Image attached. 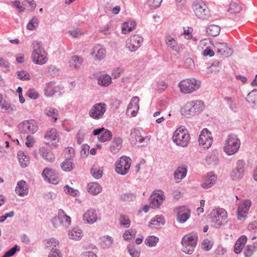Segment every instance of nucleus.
I'll return each instance as SVG.
<instances>
[{
  "label": "nucleus",
  "instance_id": "6e6552de",
  "mask_svg": "<svg viewBox=\"0 0 257 257\" xmlns=\"http://www.w3.org/2000/svg\"><path fill=\"white\" fill-rule=\"evenodd\" d=\"M132 163L131 159L126 156H122L118 162H116L115 171L122 175L126 174L130 170Z\"/></svg>",
  "mask_w": 257,
  "mask_h": 257
},
{
  "label": "nucleus",
  "instance_id": "3c124183",
  "mask_svg": "<svg viewBox=\"0 0 257 257\" xmlns=\"http://www.w3.org/2000/svg\"><path fill=\"white\" fill-rule=\"evenodd\" d=\"M127 249L129 254L132 257H139L140 255V252L138 251L134 245L129 244L127 246Z\"/></svg>",
  "mask_w": 257,
  "mask_h": 257
},
{
  "label": "nucleus",
  "instance_id": "f3484780",
  "mask_svg": "<svg viewBox=\"0 0 257 257\" xmlns=\"http://www.w3.org/2000/svg\"><path fill=\"white\" fill-rule=\"evenodd\" d=\"M92 134L94 136H99L101 135L100 137H98V139L101 142L108 141L112 137L111 133L103 127L94 130L92 132Z\"/></svg>",
  "mask_w": 257,
  "mask_h": 257
},
{
  "label": "nucleus",
  "instance_id": "0e129e2a",
  "mask_svg": "<svg viewBox=\"0 0 257 257\" xmlns=\"http://www.w3.org/2000/svg\"><path fill=\"white\" fill-rule=\"evenodd\" d=\"M3 110H10L13 111L16 109V107L15 105L11 106V104L5 100V102L3 103L0 106Z\"/></svg>",
  "mask_w": 257,
  "mask_h": 257
},
{
  "label": "nucleus",
  "instance_id": "79ce46f5",
  "mask_svg": "<svg viewBox=\"0 0 257 257\" xmlns=\"http://www.w3.org/2000/svg\"><path fill=\"white\" fill-rule=\"evenodd\" d=\"M136 25V23L133 21L124 23L122 24L121 26L122 33L125 34L131 32L134 29Z\"/></svg>",
  "mask_w": 257,
  "mask_h": 257
},
{
  "label": "nucleus",
  "instance_id": "a18cd8bd",
  "mask_svg": "<svg viewBox=\"0 0 257 257\" xmlns=\"http://www.w3.org/2000/svg\"><path fill=\"white\" fill-rule=\"evenodd\" d=\"M61 167L63 171L69 172L73 169V163L71 159L69 158L62 163Z\"/></svg>",
  "mask_w": 257,
  "mask_h": 257
},
{
  "label": "nucleus",
  "instance_id": "393cba45",
  "mask_svg": "<svg viewBox=\"0 0 257 257\" xmlns=\"http://www.w3.org/2000/svg\"><path fill=\"white\" fill-rule=\"evenodd\" d=\"M59 90L58 86H56L53 82H49L46 84L44 91L46 96L50 97L55 95Z\"/></svg>",
  "mask_w": 257,
  "mask_h": 257
},
{
  "label": "nucleus",
  "instance_id": "338daca9",
  "mask_svg": "<svg viewBox=\"0 0 257 257\" xmlns=\"http://www.w3.org/2000/svg\"><path fill=\"white\" fill-rule=\"evenodd\" d=\"M27 94L29 97L33 99H37L39 96V94L34 89H30Z\"/></svg>",
  "mask_w": 257,
  "mask_h": 257
},
{
  "label": "nucleus",
  "instance_id": "052dcab7",
  "mask_svg": "<svg viewBox=\"0 0 257 257\" xmlns=\"http://www.w3.org/2000/svg\"><path fill=\"white\" fill-rule=\"evenodd\" d=\"M64 190L67 194L70 195L72 196H76L79 193V191L77 190L71 188L68 185H66L64 187Z\"/></svg>",
  "mask_w": 257,
  "mask_h": 257
},
{
  "label": "nucleus",
  "instance_id": "4d7b16f0",
  "mask_svg": "<svg viewBox=\"0 0 257 257\" xmlns=\"http://www.w3.org/2000/svg\"><path fill=\"white\" fill-rule=\"evenodd\" d=\"M121 199L124 202H129L134 200L136 196L132 193H124L121 195Z\"/></svg>",
  "mask_w": 257,
  "mask_h": 257
},
{
  "label": "nucleus",
  "instance_id": "f8f14e48",
  "mask_svg": "<svg viewBox=\"0 0 257 257\" xmlns=\"http://www.w3.org/2000/svg\"><path fill=\"white\" fill-rule=\"evenodd\" d=\"M224 216V209L218 208L213 210L211 213L210 219L212 225L216 227H219L222 224Z\"/></svg>",
  "mask_w": 257,
  "mask_h": 257
},
{
  "label": "nucleus",
  "instance_id": "c756f323",
  "mask_svg": "<svg viewBox=\"0 0 257 257\" xmlns=\"http://www.w3.org/2000/svg\"><path fill=\"white\" fill-rule=\"evenodd\" d=\"M122 143L120 138H114L110 146V151L113 154L117 153L122 147Z\"/></svg>",
  "mask_w": 257,
  "mask_h": 257
},
{
  "label": "nucleus",
  "instance_id": "13d9d810",
  "mask_svg": "<svg viewBox=\"0 0 257 257\" xmlns=\"http://www.w3.org/2000/svg\"><path fill=\"white\" fill-rule=\"evenodd\" d=\"M119 221L120 224L124 227H128L130 225L131 221L127 216L121 215Z\"/></svg>",
  "mask_w": 257,
  "mask_h": 257
},
{
  "label": "nucleus",
  "instance_id": "4be33fe9",
  "mask_svg": "<svg viewBox=\"0 0 257 257\" xmlns=\"http://www.w3.org/2000/svg\"><path fill=\"white\" fill-rule=\"evenodd\" d=\"M139 98L138 96H134L132 98L130 104L128 105L127 112H131L132 116H135L139 109Z\"/></svg>",
  "mask_w": 257,
  "mask_h": 257
},
{
  "label": "nucleus",
  "instance_id": "423d86ee",
  "mask_svg": "<svg viewBox=\"0 0 257 257\" xmlns=\"http://www.w3.org/2000/svg\"><path fill=\"white\" fill-rule=\"evenodd\" d=\"M106 107V104L103 102L95 103L89 109V115L94 119H100L103 117Z\"/></svg>",
  "mask_w": 257,
  "mask_h": 257
},
{
  "label": "nucleus",
  "instance_id": "e433bc0d",
  "mask_svg": "<svg viewBox=\"0 0 257 257\" xmlns=\"http://www.w3.org/2000/svg\"><path fill=\"white\" fill-rule=\"evenodd\" d=\"M68 235L70 239L79 240L82 236V231L79 227H75L69 231Z\"/></svg>",
  "mask_w": 257,
  "mask_h": 257
},
{
  "label": "nucleus",
  "instance_id": "72a5a7b5",
  "mask_svg": "<svg viewBox=\"0 0 257 257\" xmlns=\"http://www.w3.org/2000/svg\"><path fill=\"white\" fill-rule=\"evenodd\" d=\"M111 82V77L107 74H102L97 78V83L101 86L107 87Z\"/></svg>",
  "mask_w": 257,
  "mask_h": 257
},
{
  "label": "nucleus",
  "instance_id": "69168bd1",
  "mask_svg": "<svg viewBox=\"0 0 257 257\" xmlns=\"http://www.w3.org/2000/svg\"><path fill=\"white\" fill-rule=\"evenodd\" d=\"M19 250V248L18 246L16 245H15L14 246H13L12 248L8 250L7 251H6L4 255L6 257H10L13 256L15 254L17 251Z\"/></svg>",
  "mask_w": 257,
  "mask_h": 257
},
{
  "label": "nucleus",
  "instance_id": "37998d69",
  "mask_svg": "<svg viewBox=\"0 0 257 257\" xmlns=\"http://www.w3.org/2000/svg\"><path fill=\"white\" fill-rule=\"evenodd\" d=\"M140 138V133L138 130L133 129L131 131L130 141L132 144L136 145V143Z\"/></svg>",
  "mask_w": 257,
  "mask_h": 257
},
{
  "label": "nucleus",
  "instance_id": "864d4df0",
  "mask_svg": "<svg viewBox=\"0 0 257 257\" xmlns=\"http://www.w3.org/2000/svg\"><path fill=\"white\" fill-rule=\"evenodd\" d=\"M255 250L254 245H248L244 248L243 253L245 257H250Z\"/></svg>",
  "mask_w": 257,
  "mask_h": 257
},
{
  "label": "nucleus",
  "instance_id": "20e7f679",
  "mask_svg": "<svg viewBox=\"0 0 257 257\" xmlns=\"http://www.w3.org/2000/svg\"><path fill=\"white\" fill-rule=\"evenodd\" d=\"M193 11L198 18L207 20L210 17L209 10L204 3L200 0L195 2L193 6Z\"/></svg>",
  "mask_w": 257,
  "mask_h": 257
},
{
  "label": "nucleus",
  "instance_id": "9d476101",
  "mask_svg": "<svg viewBox=\"0 0 257 257\" xmlns=\"http://www.w3.org/2000/svg\"><path fill=\"white\" fill-rule=\"evenodd\" d=\"M213 141L211 133L205 128L201 131L198 139L199 145L204 148L208 149L211 147Z\"/></svg>",
  "mask_w": 257,
  "mask_h": 257
},
{
  "label": "nucleus",
  "instance_id": "0eeeda50",
  "mask_svg": "<svg viewBox=\"0 0 257 257\" xmlns=\"http://www.w3.org/2000/svg\"><path fill=\"white\" fill-rule=\"evenodd\" d=\"M240 145V141L235 135H228L226 141V154L228 155L234 154L238 150Z\"/></svg>",
  "mask_w": 257,
  "mask_h": 257
},
{
  "label": "nucleus",
  "instance_id": "603ef678",
  "mask_svg": "<svg viewBox=\"0 0 257 257\" xmlns=\"http://www.w3.org/2000/svg\"><path fill=\"white\" fill-rule=\"evenodd\" d=\"M54 174L53 169L45 168L42 172V175L45 180L47 181L48 179L52 178Z\"/></svg>",
  "mask_w": 257,
  "mask_h": 257
},
{
  "label": "nucleus",
  "instance_id": "774afa93",
  "mask_svg": "<svg viewBox=\"0 0 257 257\" xmlns=\"http://www.w3.org/2000/svg\"><path fill=\"white\" fill-rule=\"evenodd\" d=\"M51 222L52 223L53 226L56 228L58 227L61 225H62V222L59 218L58 214L57 216L54 217L53 218H52Z\"/></svg>",
  "mask_w": 257,
  "mask_h": 257
},
{
  "label": "nucleus",
  "instance_id": "bb28decb",
  "mask_svg": "<svg viewBox=\"0 0 257 257\" xmlns=\"http://www.w3.org/2000/svg\"><path fill=\"white\" fill-rule=\"evenodd\" d=\"M40 154L41 157L49 162H53L55 160L53 153L50 149L45 147H42L40 149Z\"/></svg>",
  "mask_w": 257,
  "mask_h": 257
},
{
  "label": "nucleus",
  "instance_id": "8fccbe9b",
  "mask_svg": "<svg viewBox=\"0 0 257 257\" xmlns=\"http://www.w3.org/2000/svg\"><path fill=\"white\" fill-rule=\"evenodd\" d=\"M103 241V247L109 248L110 247L113 242V239L112 237L108 235L104 236L101 238Z\"/></svg>",
  "mask_w": 257,
  "mask_h": 257
},
{
  "label": "nucleus",
  "instance_id": "c9c22d12",
  "mask_svg": "<svg viewBox=\"0 0 257 257\" xmlns=\"http://www.w3.org/2000/svg\"><path fill=\"white\" fill-rule=\"evenodd\" d=\"M58 213L61 221L62 225L65 227H68L71 223L70 217L66 215L62 209H59Z\"/></svg>",
  "mask_w": 257,
  "mask_h": 257
},
{
  "label": "nucleus",
  "instance_id": "ddd939ff",
  "mask_svg": "<svg viewBox=\"0 0 257 257\" xmlns=\"http://www.w3.org/2000/svg\"><path fill=\"white\" fill-rule=\"evenodd\" d=\"M143 38L139 35L132 36L126 42V47L131 52L136 51L141 46Z\"/></svg>",
  "mask_w": 257,
  "mask_h": 257
},
{
  "label": "nucleus",
  "instance_id": "a19ab883",
  "mask_svg": "<svg viewBox=\"0 0 257 257\" xmlns=\"http://www.w3.org/2000/svg\"><path fill=\"white\" fill-rule=\"evenodd\" d=\"M33 51L32 54H44L46 51L42 47V44L41 42L36 41L33 42Z\"/></svg>",
  "mask_w": 257,
  "mask_h": 257
},
{
  "label": "nucleus",
  "instance_id": "ea45409f",
  "mask_svg": "<svg viewBox=\"0 0 257 257\" xmlns=\"http://www.w3.org/2000/svg\"><path fill=\"white\" fill-rule=\"evenodd\" d=\"M220 31V27L215 25H209L206 28V33L208 34V35L212 37L217 36L219 34Z\"/></svg>",
  "mask_w": 257,
  "mask_h": 257
},
{
  "label": "nucleus",
  "instance_id": "e2e57ef3",
  "mask_svg": "<svg viewBox=\"0 0 257 257\" xmlns=\"http://www.w3.org/2000/svg\"><path fill=\"white\" fill-rule=\"evenodd\" d=\"M38 25V19L36 18H34L27 24V28L29 30H33Z\"/></svg>",
  "mask_w": 257,
  "mask_h": 257
},
{
  "label": "nucleus",
  "instance_id": "6e6d98bb",
  "mask_svg": "<svg viewBox=\"0 0 257 257\" xmlns=\"http://www.w3.org/2000/svg\"><path fill=\"white\" fill-rule=\"evenodd\" d=\"M136 230H127L123 234V238L125 240H130L134 239L136 235Z\"/></svg>",
  "mask_w": 257,
  "mask_h": 257
},
{
  "label": "nucleus",
  "instance_id": "4c0bfd02",
  "mask_svg": "<svg viewBox=\"0 0 257 257\" xmlns=\"http://www.w3.org/2000/svg\"><path fill=\"white\" fill-rule=\"evenodd\" d=\"M216 180V177L214 175H208L205 179L201 186L204 188H209L215 183Z\"/></svg>",
  "mask_w": 257,
  "mask_h": 257
},
{
  "label": "nucleus",
  "instance_id": "473e14b6",
  "mask_svg": "<svg viewBox=\"0 0 257 257\" xmlns=\"http://www.w3.org/2000/svg\"><path fill=\"white\" fill-rule=\"evenodd\" d=\"M88 192L93 195L99 194L101 191V187L96 182L88 183L87 186Z\"/></svg>",
  "mask_w": 257,
  "mask_h": 257
},
{
  "label": "nucleus",
  "instance_id": "2eb2a0df",
  "mask_svg": "<svg viewBox=\"0 0 257 257\" xmlns=\"http://www.w3.org/2000/svg\"><path fill=\"white\" fill-rule=\"evenodd\" d=\"M58 241L54 238H51L45 241L46 247L50 250L49 257H62L60 251L56 247Z\"/></svg>",
  "mask_w": 257,
  "mask_h": 257
},
{
  "label": "nucleus",
  "instance_id": "6ab92c4d",
  "mask_svg": "<svg viewBox=\"0 0 257 257\" xmlns=\"http://www.w3.org/2000/svg\"><path fill=\"white\" fill-rule=\"evenodd\" d=\"M190 216V210L185 206H180L178 208L177 220L181 223L185 222Z\"/></svg>",
  "mask_w": 257,
  "mask_h": 257
},
{
  "label": "nucleus",
  "instance_id": "bf43d9fd",
  "mask_svg": "<svg viewBox=\"0 0 257 257\" xmlns=\"http://www.w3.org/2000/svg\"><path fill=\"white\" fill-rule=\"evenodd\" d=\"M16 73L18 76V78L21 80H27L30 79L29 75L26 71L24 70L18 71Z\"/></svg>",
  "mask_w": 257,
  "mask_h": 257
},
{
  "label": "nucleus",
  "instance_id": "f03ea898",
  "mask_svg": "<svg viewBox=\"0 0 257 257\" xmlns=\"http://www.w3.org/2000/svg\"><path fill=\"white\" fill-rule=\"evenodd\" d=\"M198 235L196 233L185 235L182 239V250L186 253L192 254L197 245Z\"/></svg>",
  "mask_w": 257,
  "mask_h": 257
},
{
  "label": "nucleus",
  "instance_id": "cd10ccee",
  "mask_svg": "<svg viewBox=\"0 0 257 257\" xmlns=\"http://www.w3.org/2000/svg\"><path fill=\"white\" fill-rule=\"evenodd\" d=\"M83 62L82 57L78 55H73L69 61V66L74 69H78L80 68Z\"/></svg>",
  "mask_w": 257,
  "mask_h": 257
},
{
  "label": "nucleus",
  "instance_id": "7ed1b4c3",
  "mask_svg": "<svg viewBox=\"0 0 257 257\" xmlns=\"http://www.w3.org/2000/svg\"><path fill=\"white\" fill-rule=\"evenodd\" d=\"M172 140L177 146L186 147L190 142L189 134L184 127H180L174 133Z\"/></svg>",
  "mask_w": 257,
  "mask_h": 257
},
{
  "label": "nucleus",
  "instance_id": "7c9ffc66",
  "mask_svg": "<svg viewBox=\"0 0 257 257\" xmlns=\"http://www.w3.org/2000/svg\"><path fill=\"white\" fill-rule=\"evenodd\" d=\"M247 241V237L245 235L241 236L236 241L234 247V251L236 254L241 252Z\"/></svg>",
  "mask_w": 257,
  "mask_h": 257
},
{
  "label": "nucleus",
  "instance_id": "39448f33",
  "mask_svg": "<svg viewBox=\"0 0 257 257\" xmlns=\"http://www.w3.org/2000/svg\"><path fill=\"white\" fill-rule=\"evenodd\" d=\"M200 86V82L194 78L183 80L179 84L181 91L185 94L194 92L198 89Z\"/></svg>",
  "mask_w": 257,
  "mask_h": 257
},
{
  "label": "nucleus",
  "instance_id": "4468645a",
  "mask_svg": "<svg viewBox=\"0 0 257 257\" xmlns=\"http://www.w3.org/2000/svg\"><path fill=\"white\" fill-rule=\"evenodd\" d=\"M245 165V163L243 160H239L237 161L235 168L230 173V177L232 180H236L243 177Z\"/></svg>",
  "mask_w": 257,
  "mask_h": 257
},
{
  "label": "nucleus",
  "instance_id": "a878e982",
  "mask_svg": "<svg viewBox=\"0 0 257 257\" xmlns=\"http://www.w3.org/2000/svg\"><path fill=\"white\" fill-rule=\"evenodd\" d=\"M15 191L20 196H24L28 193V188L25 181L21 180L17 183Z\"/></svg>",
  "mask_w": 257,
  "mask_h": 257
},
{
  "label": "nucleus",
  "instance_id": "f257e3e1",
  "mask_svg": "<svg viewBox=\"0 0 257 257\" xmlns=\"http://www.w3.org/2000/svg\"><path fill=\"white\" fill-rule=\"evenodd\" d=\"M203 101L192 100L187 102L182 108V114L187 117H190L195 114L202 111L204 108Z\"/></svg>",
  "mask_w": 257,
  "mask_h": 257
},
{
  "label": "nucleus",
  "instance_id": "c85d7f7f",
  "mask_svg": "<svg viewBox=\"0 0 257 257\" xmlns=\"http://www.w3.org/2000/svg\"><path fill=\"white\" fill-rule=\"evenodd\" d=\"M47 53L44 54H32V59L34 63L38 65H43L45 64L47 60Z\"/></svg>",
  "mask_w": 257,
  "mask_h": 257
},
{
  "label": "nucleus",
  "instance_id": "680f3d73",
  "mask_svg": "<svg viewBox=\"0 0 257 257\" xmlns=\"http://www.w3.org/2000/svg\"><path fill=\"white\" fill-rule=\"evenodd\" d=\"M162 0H148V5L151 9H155L160 7Z\"/></svg>",
  "mask_w": 257,
  "mask_h": 257
},
{
  "label": "nucleus",
  "instance_id": "09e8293b",
  "mask_svg": "<svg viewBox=\"0 0 257 257\" xmlns=\"http://www.w3.org/2000/svg\"><path fill=\"white\" fill-rule=\"evenodd\" d=\"M165 222L163 216H156L154 217L150 222L151 225L155 226H160L161 224H164Z\"/></svg>",
  "mask_w": 257,
  "mask_h": 257
},
{
  "label": "nucleus",
  "instance_id": "dca6fc26",
  "mask_svg": "<svg viewBox=\"0 0 257 257\" xmlns=\"http://www.w3.org/2000/svg\"><path fill=\"white\" fill-rule=\"evenodd\" d=\"M164 197L162 191L153 193L150 198V207L154 209L158 208L164 200Z\"/></svg>",
  "mask_w": 257,
  "mask_h": 257
},
{
  "label": "nucleus",
  "instance_id": "a211bd4d",
  "mask_svg": "<svg viewBox=\"0 0 257 257\" xmlns=\"http://www.w3.org/2000/svg\"><path fill=\"white\" fill-rule=\"evenodd\" d=\"M242 9V5L239 0H231L227 8V12L231 15L232 19L234 16L239 13Z\"/></svg>",
  "mask_w": 257,
  "mask_h": 257
},
{
  "label": "nucleus",
  "instance_id": "f704fd0d",
  "mask_svg": "<svg viewBox=\"0 0 257 257\" xmlns=\"http://www.w3.org/2000/svg\"><path fill=\"white\" fill-rule=\"evenodd\" d=\"M45 139L47 141L52 142V145H56L57 142V133L56 130L54 128H51L48 131L45 135Z\"/></svg>",
  "mask_w": 257,
  "mask_h": 257
},
{
  "label": "nucleus",
  "instance_id": "de8ad7c7",
  "mask_svg": "<svg viewBox=\"0 0 257 257\" xmlns=\"http://www.w3.org/2000/svg\"><path fill=\"white\" fill-rule=\"evenodd\" d=\"M159 241V238L155 236H148L145 240V243L149 246H155Z\"/></svg>",
  "mask_w": 257,
  "mask_h": 257
},
{
  "label": "nucleus",
  "instance_id": "412c9836",
  "mask_svg": "<svg viewBox=\"0 0 257 257\" xmlns=\"http://www.w3.org/2000/svg\"><path fill=\"white\" fill-rule=\"evenodd\" d=\"M97 214L95 210L90 209L85 212L83 216V219L85 223L93 224L97 220Z\"/></svg>",
  "mask_w": 257,
  "mask_h": 257
},
{
  "label": "nucleus",
  "instance_id": "5701e85b",
  "mask_svg": "<svg viewBox=\"0 0 257 257\" xmlns=\"http://www.w3.org/2000/svg\"><path fill=\"white\" fill-rule=\"evenodd\" d=\"M105 50L100 45H97L93 48L91 55L94 56L95 59L98 60H102L105 56Z\"/></svg>",
  "mask_w": 257,
  "mask_h": 257
},
{
  "label": "nucleus",
  "instance_id": "58836bf2",
  "mask_svg": "<svg viewBox=\"0 0 257 257\" xmlns=\"http://www.w3.org/2000/svg\"><path fill=\"white\" fill-rule=\"evenodd\" d=\"M165 42L168 47L171 48L173 50L177 52L179 51V47L174 38L170 36H166Z\"/></svg>",
  "mask_w": 257,
  "mask_h": 257
},
{
  "label": "nucleus",
  "instance_id": "1a4fd4ad",
  "mask_svg": "<svg viewBox=\"0 0 257 257\" xmlns=\"http://www.w3.org/2000/svg\"><path fill=\"white\" fill-rule=\"evenodd\" d=\"M19 128L23 134H33L37 131L38 127L36 122L31 119L19 124Z\"/></svg>",
  "mask_w": 257,
  "mask_h": 257
},
{
  "label": "nucleus",
  "instance_id": "2f4dec72",
  "mask_svg": "<svg viewBox=\"0 0 257 257\" xmlns=\"http://www.w3.org/2000/svg\"><path fill=\"white\" fill-rule=\"evenodd\" d=\"M17 156L22 167L25 168L28 166L29 164V157L27 152L20 151L18 153Z\"/></svg>",
  "mask_w": 257,
  "mask_h": 257
},
{
  "label": "nucleus",
  "instance_id": "5fc2aeb1",
  "mask_svg": "<svg viewBox=\"0 0 257 257\" xmlns=\"http://www.w3.org/2000/svg\"><path fill=\"white\" fill-rule=\"evenodd\" d=\"M213 246V242L209 239H204L202 242V248L205 251H209Z\"/></svg>",
  "mask_w": 257,
  "mask_h": 257
},
{
  "label": "nucleus",
  "instance_id": "aec40b11",
  "mask_svg": "<svg viewBox=\"0 0 257 257\" xmlns=\"http://www.w3.org/2000/svg\"><path fill=\"white\" fill-rule=\"evenodd\" d=\"M238 100L235 97L232 96L226 97V105L228 109L227 111L230 113H236L238 110Z\"/></svg>",
  "mask_w": 257,
  "mask_h": 257
},
{
  "label": "nucleus",
  "instance_id": "b1692460",
  "mask_svg": "<svg viewBox=\"0 0 257 257\" xmlns=\"http://www.w3.org/2000/svg\"><path fill=\"white\" fill-rule=\"evenodd\" d=\"M188 167L185 164H182L179 166L174 173V178L176 180L180 181L184 178L187 174Z\"/></svg>",
  "mask_w": 257,
  "mask_h": 257
},
{
  "label": "nucleus",
  "instance_id": "c03bdc74",
  "mask_svg": "<svg viewBox=\"0 0 257 257\" xmlns=\"http://www.w3.org/2000/svg\"><path fill=\"white\" fill-rule=\"evenodd\" d=\"M246 100L248 102L253 104L257 103V89H254L249 92L247 96Z\"/></svg>",
  "mask_w": 257,
  "mask_h": 257
},
{
  "label": "nucleus",
  "instance_id": "49530a36",
  "mask_svg": "<svg viewBox=\"0 0 257 257\" xmlns=\"http://www.w3.org/2000/svg\"><path fill=\"white\" fill-rule=\"evenodd\" d=\"M46 114L47 116L52 117L53 122H55L57 120L58 115V110L54 108H50L49 110H46Z\"/></svg>",
  "mask_w": 257,
  "mask_h": 257
},
{
  "label": "nucleus",
  "instance_id": "9b49d317",
  "mask_svg": "<svg viewBox=\"0 0 257 257\" xmlns=\"http://www.w3.org/2000/svg\"><path fill=\"white\" fill-rule=\"evenodd\" d=\"M251 205V202L249 200H244L238 205L237 218L239 220H244L248 214Z\"/></svg>",
  "mask_w": 257,
  "mask_h": 257
}]
</instances>
